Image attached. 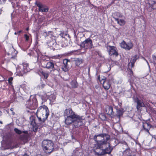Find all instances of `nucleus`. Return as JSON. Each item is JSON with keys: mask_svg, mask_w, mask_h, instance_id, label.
Returning a JSON list of instances; mask_svg holds the SVG:
<instances>
[{"mask_svg": "<svg viewBox=\"0 0 156 156\" xmlns=\"http://www.w3.org/2000/svg\"><path fill=\"white\" fill-rule=\"evenodd\" d=\"M65 115L67 116L65 120V123L67 125L73 123V128H77L84 125L83 121L84 118L83 116H80L75 114L71 108L66 109L64 111Z\"/></svg>", "mask_w": 156, "mask_h": 156, "instance_id": "1", "label": "nucleus"}, {"mask_svg": "<svg viewBox=\"0 0 156 156\" xmlns=\"http://www.w3.org/2000/svg\"><path fill=\"white\" fill-rule=\"evenodd\" d=\"M110 139L109 135L106 133H101L95 135L93 137L94 140L96 143L94 144L96 149H100L102 151L107 145V141Z\"/></svg>", "mask_w": 156, "mask_h": 156, "instance_id": "2", "label": "nucleus"}, {"mask_svg": "<svg viewBox=\"0 0 156 156\" xmlns=\"http://www.w3.org/2000/svg\"><path fill=\"white\" fill-rule=\"evenodd\" d=\"M49 110L46 106H40L37 109L36 115L38 119L39 126H43L49 115Z\"/></svg>", "mask_w": 156, "mask_h": 156, "instance_id": "3", "label": "nucleus"}, {"mask_svg": "<svg viewBox=\"0 0 156 156\" xmlns=\"http://www.w3.org/2000/svg\"><path fill=\"white\" fill-rule=\"evenodd\" d=\"M42 144L43 149L46 154H50L55 150L54 144L51 140H44Z\"/></svg>", "mask_w": 156, "mask_h": 156, "instance_id": "4", "label": "nucleus"}, {"mask_svg": "<svg viewBox=\"0 0 156 156\" xmlns=\"http://www.w3.org/2000/svg\"><path fill=\"white\" fill-rule=\"evenodd\" d=\"M43 68H46L50 70V73L53 75H56L58 73V69L55 68L54 63L51 61L48 62L45 66H42Z\"/></svg>", "mask_w": 156, "mask_h": 156, "instance_id": "5", "label": "nucleus"}, {"mask_svg": "<svg viewBox=\"0 0 156 156\" xmlns=\"http://www.w3.org/2000/svg\"><path fill=\"white\" fill-rule=\"evenodd\" d=\"M80 46L81 47L84 48L86 49H92L93 46L92 39L90 38L86 39L81 43Z\"/></svg>", "mask_w": 156, "mask_h": 156, "instance_id": "6", "label": "nucleus"}, {"mask_svg": "<svg viewBox=\"0 0 156 156\" xmlns=\"http://www.w3.org/2000/svg\"><path fill=\"white\" fill-rule=\"evenodd\" d=\"M139 57L137 55H136L132 57L130 62L128 63V71L130 72V74L133 75V72L132 70V68L134 66V64Z\"/></svg>", "mask_w": 156, "mask_h": 156, "instance_id": "7", "label": "nucleus"}, {"mask_svg": "<svg viewBox=\"0 0 156 156\" xmlns=\"http://www.w3.org/2000/svg\"><path fill=\"white\" fill-rule=\"evenodd\" d=\"M28 106L31 110L36 109L38 106V103L36 98H34L32 100L30 99L28 101Z\"/></svg>", "mask_w": 156, "mask_h": 156, "instance_id": "8", "label": "nucleus"}, {"mask_svg": "<svg viewBox=\"0 0 156 156\" xmlns=\"http://www.w3.org/2000/svg\"><path fill=\"white\" fill-rule=\"evenodd\" d=\"M35 4L38 7L39 12H47L48 11V8L45 5H43L39 1L37 0L35 1Z\"/></svg>", "mask_w": 156, "mask_h": 156, "instance_id": "9", "label": "nucleus"}, {"mask_svg": "<svg viewBox=\"0 0 156 156\" xmlns=\"http://www.w3.org/2000/svg\"><path fill=\"white\" fill-rule=\"evenodd\" d=\"M147 10L151 12L156 9V0H148Z\"/></svg>", "mask_w": 156, "mask_h": 156, "instance_id": "10", "label": "nucleus"}, {"mask_svg": "<svg viewBox=\"0 0 156 156\" xmlns=\"http://www.w3.org/2000/svg\"><path fill=\"white\" fill-rule=\"evenodd\" d=\"M120 45L122 48L126 50H129L133 47V44L132 42L126 43L124 40L120 43Z\"/></svg>", "mask_w": 156, "mask_h": 156, "instance_id": "11", "label": "nucleus"}, {"mask_svg": "<svg viewBox=\"0 0 156 156\" xmlns=\"http://www.w3.org/2000/svg\"><path fill=\"white\" fill-rule=\"evenodd\" d=\"M108 52L110 55H113L115 56H117L119 54L117 50V48L114 46L108 45Z\"/></svg>", "mask_w": 156, "mask_h": 156, "instance_id": "12", "label": "nucleus"}, {"mask_svg": "<svg viewBox=\"0 0 156 156\" xmlns=\"http://www.w3.org/2000/svg\"><path fill=\"white\" fill-rule=\"evenodd\" d=\"M113 150V147H112L110 143H108L105 146V148L102 151L101 154V155H104L106 154H110Z\"/></svg>", "mask_w": 156, "mask_h": 156, "instance_id": "13", "label": "nucleus"}, {"mask_svg": "<svg viewBox=\"0 0 156 156\" xmlns=\"http://www.w3.org/2000/svg\"><path fill=\"white\" fill-rule=\"evenodd\" d=\"M143 128L141 130V132L144 131L148 135H150L149 130L151 127V125L149 123L147 122L143 123Z\"/></svg>", "mask_w": 156, "mask_h": 156, "instance_id": "14", "label": "nucleus"}, {"mask_svg": "<svg viewBox=\"0 0 156 156\" xmlns=\"http://www.w3.org/2000/svg\"><path fill=\"white\" fill-rule=\"evenodd\" d=\"M135 102L136 103V108L137 111L141 112L142 110V108L145 106L144 103L138 98H135Z\"/></svg>", "mask_w": 156, "mask_h": 156, "instance_id": "15", "label": "nucleus"}, {"mask_svg": "<svg viewBox=\"0 0 156 156\" xmlns=\"http://www.w3.org/2000/svg\"><path fill=\"white\" fill-rule=\"evenodd\" d=\"M48 45L51 49L53 50L60 49L59 45L57 44L56 40H54L51 41L48 44Z\"/></svg>", "mask_w": 156, "mask_h": 156, "instance_id": "16", "label": "nucleus"}, {"mask_svg": "<svg viewBox=\"0 0 156 156\" xmlns=\"http://www.w3.org/2000/svg\"><path fill=\"white\" fill-rule=\"evenodd\" d=\"M102 81L103 87L104 89L105 90H108L111 87V83L109 80L105 79H103Z\"/></svg>", "mask_w": 156, "mask_h": 156, "instance_id": "17", "label": "nucleus"}, {"mask_svg": "<svg viewBox=\"0 0 156 156\" xmlns=\"http://www.w3.org/2000/svg\"><path fill=\"white\" fill-rule=\"evenodd\" d=\"M28 71V70L27 68H25V67H23V69L18 68L16 69V75L19 76H22L24 74L26 73Z\"/></svg>", "mask_w": 156, "mask_h": 156, "instance_id": "18", "label": "nucleus"}, {"mask_svg": "<svg viewBox=\"0 0 156 156\" xmlns=\"http://www.w3.org/2000/svg\"><path fill=\"white\" fill-rule=\"evenodd\" d=\"M70 84L72 88L75 89L78 88L79 86L78 83H77L76 79L72 80L70 82Z\"/></svg>", "mask_w": 156, "mask_h": 156, "instance_id": "19", "label": "nucleus"}, {"mask_svg": "<svg viewBox=\"0 0 156 156\" xmlns=\"http://www.w3.org/2000/svg\"><path fill=\"white\" fill-rule=\"evenodd\" d=\"M74 62H75L76 66L80 67V65L83 62V60L81 58H74Z\"/></svg>", "mask_w": 156, "mask_h": 156, "instance_id": "20", "label": "nucleus"}, {"mask_svg": "<svg viewBox=\"0 0 156 156\" xmlns=\"http://www.w3.org/2000/svg\"><path fill=\"white\" fill-rule=\"evenodd\" d=\"M31 123L33 125V131L34 132H36L37 130L38 126L35 120H33Z\"/></svg>", "mask_w": 156, "mask_h": 156, "instance_id": "21", "label": "nucleus"}, {"mask_svg": "<svg viewBox=\"0 0 156 156\" xmlns=\"http://www.w3.org/2000/svg\"><path fill=\"white\" fill-rule=\"evenodd\" d=\"M114 18L115 20L117 22L118 24H119L120 26H122L124 25L125 24V22L123 19H119L118 18L114 17Z\"/></svg>", "mask_w": 156, "mask_h": 156, "instance_id": "22", "label": "nucleus"}, {"mask_svg": "<svg viewBox=\"0 0 156 156\" xmlns=\"http://www.w3.org/2000/svg\"><path fill=\"white\" fill-rule=\"evenodd\" d=\"M67 53V55H71L73 54L79 55L80 54V51L79 50H74L70 51H69Z\"/></svg>", "mask_w": 156, "mask_h": 156, "instance_id": "23", "label": "nucleus"}, {"mask_svg": "<svg viewBox=\"0 0 156 156\" xmlns=\"http://www.w3.org/2000/svg\"><path fill=\"white\" fill-rule=\"evenodd\" d=\"M107 114L109 115H111L113 114V109L112 107L110 106L108 107L106 111Z\"/></svg>", "mask_w": 156, "mask_h": 156, "instance_id": "24", "label": "nucleus"}, {"mask_svg": "<svg viewBox=\"0 0 156 156\" xmlns=\"http://www.w3.org/2000/svg\"><path fill=\"white\" fill-rule=\"evenodd\" d=\"M39 72L45 79H47L49 76V73H48L44 72L42 70H40Z\"/></svg>", "mask_w": 156, "mask_h": 156, "instance_id": "25", "label": "nucleus"}, {"mask_svg": "<svg viewBox=\"0 0 156 156\" xmlns=\"http://www.w3.org/2000/svg\"><path fill=\"white\" fill-rule=\"evenodd\" d=\"M13 80V78L12 77H10L9 78L8 80V83L9 85L11 86L13 90L15 91V89H14V87L12 85V81Z\"/></svg>", "mask_w": 156, "mask_h": 156, "instance_id": "26", "label": "nucleus"}, {"mask_svg": "<svg viewBox=\"0 0 156 156\" xmlns=\"http://www.w3.org/2000/svg\"><path fill=\"white\" fill-rule=\"evenodd\" d=\"M49 100L51 101L54 102L56 99V96L53 94H51L49 97Z\"/></svg>", "mask_w": 156, "mask_h": 156, "instance_id": "27", "label": "nucleus"}, {"mask_svg": "<svg viewBox=\"0 0 156 156\" xmlns=\"http://www.w3.org/2000/svg\"><path fill=\"white\" fill-rule=\"evenodd\" d=\"M68 66H65L62 65V69L63 71L64 72H67L68 70Z\"/></svg>", "mask_w": 156, "mask_h": 156, "instance_id": "28", "label": "nucleus"}, {"mask_svg": "<svg viewBox=\"0 0 156 156\" xmlns=\"http://www.w3.org/2000/svg\"><path fill=\"white\" fill-rule=\"evenodd\" d=\"M14 131L16 133L18 134H20L22 133V131L19 129L17 128H14Z\"/></svg>", "mask_w": 156, "mask_h": 156, "instance_id": "29", "label": "nucleus"}, {"mask_svg": "<svg viewBox=\"0 0 156 156\" xmlns=\"http://www.w3.org/2000/svg\"><path fill=\"white\" fill-rule=\"evenodd\" d=\"M70 62V61L68 59H64L63 60V65L68 66V62Z\"/></svg>", "mask_w": 156, "mask_h": 156, "instance_id": "30", "label": "nucleus"}, {"mask_svg": "<svg viewBox=\"0 0 156 156\" xmlns=\"http://www.w3.org/2000/svg\"><path fill=\"white\" fill-rule=\"evenodd\" d=\"M45 86V84L44 83H41V85L39 86V88L40 89H43Z\"/></svg>", "mask_w": 156, "mask_h": 156, "instance_id": "31", "label": "nucleus"}, {"mask_svg": "<svg viewBox=\"0 0 156 156\" xmlns=\"http://www.w3.org/2000/svg\"><path fill=\"white\" fill-rule=\"evenodd\" d=\"M21 139L23 140H27V136L25 135H22L21 136Z\"/></svg>", "mask_w": 156, "mask_h": 156, "instance_id": "32", "label": "nucleus"}, {"mask_svg": "<svg viewBox=\"0 0 156 156\" xmlns=\"http://www.w3.org/2000/svg\"><path fill=\"white\" fill-rule=\"evenodd\" d=\"M121 143L122 144H124L126 145L127 146V147L128 148H127L126 149V150H128H128L130 149L129 148L128 146V145L127 143L125 141H122L121 142Z\"/></svg>", "mask_w": 156, "mask_h": 156, "instance_id": "33", "label": "nucleus"}, {"mask_svg": "<svg viewBox=\"0 0 156 156\" xmlns=\"http://www.w3.org/2000/svg\"><path fill=\"white\" fill-rule=\"evenodd\" d=\"M24 37L25 38L26 41H28L29 40V36L27 34H25Z\"/></svg>", "mask_w": 156, "mask_h": 156, "instance_id": "34", "label": "nucleus"}, {"mask_svg": "<svg viewBox=\"0 0 156 156\" xmlns=\"http://www.w3.org/2000/svg\"><path fill=\"white\" fill-rule=\"evenodd\" d=\"M52 32L51 31H49L48 32H44V33L46 34V37L49 36L50 34H51Z\"/></svg>", "mask_w": 156, "mask_h": 156, "instance_id": "35", "label": "nucleus"}, {"mask_svg": "<svg viewBox=\"0 0 156 156\" xmlns=\"http://www.w3.org/2000/svg\"><path fill=\"white\" fill-rule=\"evenodd\" d=\"M14 89H15V91H14L13 90V91L14 92H16V91H18L20 90V88L19 87L17 86V87H15V88H14Z\"/></svg>", "mask_w": 156, "mask_h": 156, "instance_id": "36", "label": "nucleus"}, {"mask_svg": "<svg viewBox=\"0 0 156 156\" xmlns=\"http://www.w3.org/2000/svg\"><path fill=\"white\" fill-rule=\"evenodd\" d=\"M61 57V55H57L54 56H53V58H54L57 59Z\"/></svg>", "mask_w": 156, "mask_h": 156, "instance_id": "37", "label": "nucleus"}, {"mask_svg": "<svg viewBox=\"0 0 156 156\" xmlns=\"http://www.w3.org/2000/svg\"><path fill=\"white\" fill-rule=\"evenodd\" d=\"M117 15L119 18H122L123 16V15L122 14L119 12L117 13Z\"/></svg>", "mask_w": 156, "mask_h": 156, "instance_id": "38", "label": "nucleus"}, {"mask_svg": "<svg viewBox=\"0 0 156 156\" xmlns=\"http://www.w3.org/2000/svg\"><path fill=\"white\" fill-rule=\"evenodd\" d=\"M152 58L154 62L156 63V56L155 55L152 56Z\"/></svg>", "mask_w": 156, "mask_h": 156, "instance_id": "39", "label": "nucleus"}, {"mask_svg": "<svg viewBox=\"0 0 156 156\" xmlns=\"http://www.w3.org/2000/svg\"><path fill=\"white\" fill-rule=\"evenodd\" d=\"M14 52L15 53V55H12V58H15V57L16 56V55L17 53V51H14Z\"/></svg>", "mask_w": 156, "mask_h": 156, "instance_id": "40", "label": "nucleus"}, {"mask_svg": "<svg viewBox=\"0 0 156 156\" xmlns=\"http://www.w3.org/2000/svg\"><path fill=\"white\" fill-rule=\"evenodd\" d=\"M10 110L11 112H12V114L14 115L15 114V112H13L14 108H10Z\"/></svg>", "mask_w": 156, "mask_h": 156, "instance_id": "41", "label": "nucleus"}, {"mask_svg": "<svg viewBox=\"0 0 156 156\" xmlns=\"http://www.w3.org/2000/svg\"><path fill=\"white\" fill-rule=\"evenodd\" d=\"M5 0H0V3L1 4L4 3L5 2Z\"/></svg>", "mask_w": 156, "mask_h": 156, "instance_id": "42", "label": "nucleus"}, {"mask_svg": "<svg viewBox=\"0 0 156 156\" xmlns=\"http://www.w3.org/2000/svg\"><path fill=\"white\" fill-rule=\"evenodd\" d=\"M22 133H23L26 134H27L28 133V131H22Z\"/></svg>", "mask_w": 156, "mask_h": 156, "instance_id": "43", "label": "nucleus"}, {"mask_svg": "<svg viewBox=\"0 0 156 156\" xmlns=\"http://www.w3.org/2000/svg\"><path fill=\"white\" fill-rule=\"evenodd\" d=\"M41 98H42V99L44 101H46L47 100V99H46V98H43L42 97Z\"/></svg>", "mask_w": 156, "mask_h": 156, "instance_id": "44", "label": "nucleus"}, {"mask_svg": "<svg viewBox=\"0 0 156 156\" xmlns=\"http://www.w3.org/2000/svg\"><path fill=\"white\" fill-rule=\"evenodd\" d=\"M64 33H61L60 34V35L62 37V36L63 35H64Z\"/></svg>", "mask_w": 156, "mask_h": 156, "instance_id": "45", "label": "nucleus"}, {"mask_svg": "<svg viewBox=\"0 0 156 156\" xmlns=\"http://www.w3.org/2000/svg\"><path fill=\"white\" fill-rule=\"evenodd\" d=\"M23 156H29L27 154H25Z\"/></svg>", "mask_w": 156, "mask_h": 156, "instance_id": "46", "label": "nucleus"}, {"mask_svg": "<svg viewBox=\"0 0 156 156\" xmlns=\"http://www.w3.org/2000/svg\"><path fill=\"white\" fill-rule=\"evenodd\" d=\"M128 156H136V155H135L130 154V155H129Z\"/></svg>", "mask_w": 156, "mask_h": 156, "instance_id": "47", "label": "nucleus"}, {"mask_svg": "<svg viewBox=\"0 0 156 156\" xmlns=\"http://www.w3.org/2000/svg\"><path fill=\"white\" fill-rule=\"evenodd\" d=\"M98 79L99 80H100V78L99 75L98 76Z\"/></svg>", "mask_w": 156, "mask_h": 156, "instance_id": "48", "label": "nucleus"}, {"mask_svg": "<svg viewBox=\"0 0 156 156\" xmlns=\"http://www.w3.org/2000/svg\"><path fill=\"white\" fill-rule=\"evenodd\" d=\"M26 30H29V28H27L26 29Z\"/></svg>", "mask_w": 156, "mask_h": 156, "instance_id": "49", "label": "nucleus"}, {"mask_svg": "<svg viewBox=\"0 0 156 156\" xmlns=\"http://www.w3.org/2000/svg\"><path fill=\"white\" fill-rule=\"evenodd\" d=\"M21 32H22L21 30H20L18 32H19V33H20Z\"/></svg>", "mask_w": 156, "mask_h": 156, "instance_id": "50", "label": "nucleus"}, {"mask_svg": "<svg viewBox=\"0 0 156 156\" xmlns=\"http://www.w3.org/2000/svg\"><path fill=\"white\" fill-rule=\"evenodd\" d=\"M0 123L1 124H2V121H0Z\"/></svg>", "mask_w": 156, "mask_h": 156, "instance_id": "51", "label": "nucleus"}, {"mask_svg": "<svg viewBox=\"0 0 156 156\" xmlns=\"http://www.w3.org/2000/svg\"><path fill=\"white\" fill-rule=\"evenodd\" d=\"M28 0V1H31L32 0Z\"/></svg>", "mask_w": 156, "mask_h": 156, "instance_id": "52", "label": "nucleus"}, {"mask_svg": "<svg viewBox=\"0 0 156 156\" xmlns=\"http://www.w3.org/2000/svg\"><path fill=\"white\" fill-rule=\"evenodd\" d=\"M15 34H16V32H15Z\"/></svg>", "mask_w": 156, "mask_h": 156, "instance_id": "53", "label": "nucleus"}]
</instances>
